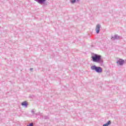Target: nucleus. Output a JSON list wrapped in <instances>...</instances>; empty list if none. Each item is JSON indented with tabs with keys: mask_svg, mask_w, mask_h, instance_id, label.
Segmentation results:
<instances>
[{
	"mask_svg": "<svg viewBox=\"0 0 126 126\" xmlns=\"http://www.w3.org/2000/svg\"><path fill=\"white\" fill-rule=\"evenodd\" d=\"M92 59L94 63H103V60L101 59V55L98 54H94L92 56Z\"/></svg>",
	"mask_w": 126,
	"mask_h": 126,
	"instance_id": "1",
	"label": "nucleus"
},
{
	"mask_svg": "<svg viewBox=\"0 0 126 126\" xmlns=\"http://www.w3.org/2000/svg\"><path fill=\"white\" fill-rule=\"evenodd\" d=\"M92 70H95L97 73H102L103 69L100 66H97L95 65L91 66Z\"/></svg>",
	"mask_w": 126,
	"mask_h": 126,
	"instance_id": "2",
	"label": "nucleus"
},
{
	"mask_svg": "<svg viewBox=\"0 0 126 126\" xmlns=\"http://www.w3.org/2000/svg\"><path fill=\"white\" fill-rule=\"evenodd\" d=\"M35 1L39 3V4H44V5H48V4H50V3L47 1V0H34Z\"/></svg>",
	"mask_w": 126,
	"mask_h": 126,
	"instance_id": "3",
	"label": "nucleus"
},
{
	"mask_svg": "<svg viewBox=\"0 0 126 126\" xmlns=\"http://www.w3.org/2000/svg\"><path fill=\"white\" fill-rule=\"evenodd\" d=\"M122 39H123V37L118 34H115L114 36H111V38L112 41H115V40H122Z\"/></svg>",
	"mask_w": 126,
	"mask_h": 126,
	"instance_id": "4",
	"label": "nucleus"
},
{
	"mask_svg": "<svg viewBox=\"0 0 126 126\" xmlns=\"http://www.w3.org/2000/svg\"><path fill=\"white\" fill-rule=\"evenodd\" d=\"M100 28H101V25L100 24L96 25L95 31L97 34H99V32H100Z\"/></svg>",
	"mask_w": 126,
	"mask_h": 126,
	"instance_id": "5",
	"label": "nucleus"
},
{
	"mask_svg": "<svg viewBox=\"0 0 126 126\" xmlns=\"http://www.w3.org/2000/svg\"><path fill=\"white\" fill-rule=\"evenodd\" d=\"M117 63H119V64H120V65H123V64H124V63H125V60H124L122 59H120L119 60V61H117Z\"/></svg>",
	"mask_w": 126,
	"mask_h": 126,
	"instance_id": "6",
	"label": "nucleus"
},
{
	"mask_svg": "<svg viewBox=\"0 0 126 126\" xmlns=\"http://www.w3.org/2000/svg\"><path fill=\"white\" fill-rule=\"evenodd\" d=\"M79 0H70V2L71 4H74V3H76V2H79Z\"/></svg>",
	"mask_w": 126,
	"mask_h": 126,
	"instance_id": "7",
	"label": "nucleus"
},
{
	"mask_svg": "<svg viewBox=\"0 0 126 126\" xmlns=\"http://www.w3.org/2000/svg\"><path fill=\"white\" fill-rule=\"evenodd\" d=\"M21 105L22 106L25 107V108H27V106H28V103H27V101H24L21 103Z\"/></svg>",
	"mask_w": 126,
	"mask_h": 126,
	"instance_id": "8",
	"label": "nucleus"
},
{
	"mask_svg": "<svg viewBox=\"0 0 126 126\" xmlns=\"http://www.w3.org/2000/svg\"><path fill=\"white\" fill-rule=\"evenodd\" d=\"M111 121H108L107 122V123H106V125H107V126H110V125H111Z\"/></svg>",
	"mask_w": 126,
	"mask_h": 126,
	"instance_id": "9",
	"label": "nucleus"
},
{
	"mask_svg": "<svg viewBox=\"0 0 126 126\" xmlns=\"http://www.w3.org/2000/svg\"><path fill=\"white\" fill-rule=\"evenodd\" d=\"M31 112L32 115H35V111H34V109H32Z\"/></svg>",
	"mask_w": 126,
	"mask_h": 126,
	"instance_id": "10",
	"label": "nucleus"
},
{
	"mask_svg": "<svg viewBox=\"0 0 126 126\" xmlns=\"http://www.w3.org/2000/svg\"><path fill=\"white\" fill-rule=\"evenodd\" d=\"M27 126H34L33 123H30L29 125Z\"/></svg>",
	"mask_w": 126,
	"mask_h": 126,
	"instance_id": "11",
	"label": "nucleus"
},
{
	"mask_svg": "<svg viewBox=\"0 0 126 126\" xmlns=\"http://www.w3.org/2000/svg\"><path fill=\"white\" fill-rule=\"evenodd\" d=\"M44 119L45 120H47V119H49V117L48 116H44Z\"/></svg>",
	"mask_w": 126,
	"mask_h": 126,
	"instance_id": "12",
	"label": "nucleus"
},
{
	"mask_svg": "<svg viewBox=\"0 0 126 126\" xmlns=\"http://www.w3.org/2000/svg\"><path fill=\"white\" fill-rule=\"evenodd\" d=\"M103 126H108V125L107 124V123H106V124H104L103 125Z\"/></svg>",
	"mask_w": 126,
	"mask_h": 126,
	"instance_id": "13",
	"label": "nucleus"
},
{
	"mask_svg": "<svg viewBox=\"0 0 126 126\" xmlns=\"http://www.w3.org/2000/svg\"><path fill=\"white\" fill-rule=\"evenodd\" d=\"M30 70H33V68H30Z\"/></svg>",
	"mask_w": 126,
	"mask_h": 126,
	"instance_id": "14",
	"label": "nucleus"
}]
</instances>
